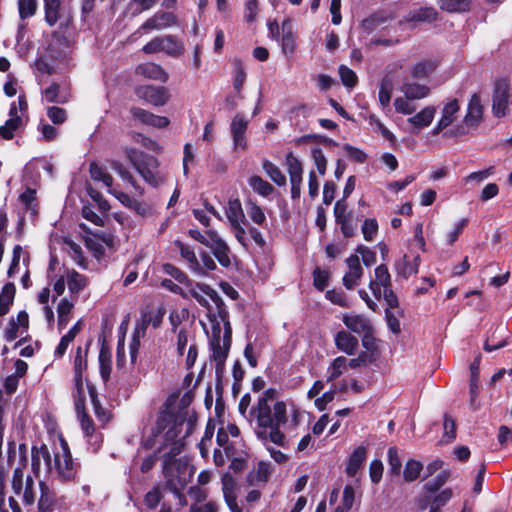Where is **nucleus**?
Segmentation results:
<instances>
[{"label":"nucleus","mask_w":512,"mask_h":512,"mask_svg":"<svg viewBox=\"0 0 512 512\" xmlns=\"http://www.w3.org/2000/svg\"><path fill=\"white\" fill-rule=\"evenodd\" d=\"M329 280V272L326 270H322L320 268H316L313 271V282L314 286L322 291L328 285Z\"/></svg>","instance_id":"nucleus-64"},{"label":"nucleus","mask_w":512,"mask_h":512,"mask_svg":"<svg viewBox=\"0 0 512 512\" xmlns=\"http://www.w3.org/2000/svg\"><path fill=\"white\" fill-rule=\"evenodd\" d=\"M366 458V449L362 446L356 448L351 456L349 457L347 466H346V473L350 477H354L357 472L359 471L362 463L364 462Z\"/></svg>","instance_id":"nucleus-34"},{"label":"nucleus","mask_w":512,"mask_h":512,"mask_svg":"<svg viewBox=\"0 0 512 512\" xmlns=\"http://www.w3.org/2000/svg\"><path fill=\"white\" fill-rule=\"evenodd\" d=\"M226 330L223 333L222 339L210 340L212 348V358L216 362V371L219 372L223 369L228 352L231 346L232 329L230 322H226Z\"/></svg>","instance_id":"nucleus-11"},{"label":"nucleus","mask_w":512,"mask_h":512,"mask_svg":"<svg viewBox=\"0 0 512 512\" xmlns=\"http://www.w3.org/2000/svg\"><path fill=\"white\" fill-rule=\"evenodd\" d=\"M189 293L201 306L207 309L208 313L215 309L219 317L222 320L225 319L226 306L216 290L206 284L190 283Z\"/></svg>","instance_id":"nucleus-6"},{"label":"nucleus","mask_w":512,"mask_h":512,"mask_svg":"<svg viewBox=\"0 0 512 512\" xmlns=\"http://www.w3.org/2000/svg\"><path fill=\"white\" fill-rule=\"evenodd\" d=\"M334 341L337 349L349 356L354 355L358 348L357 338L345 330L339 331L335 335Z\"/></svg>","instance_id":"nucleus-27"},{"label":"nucleus","mask_w":512,"mask_h":512,"mask_svg":"<svg viewBox=\"0 0 512 512\" xmlns=\"http://www.w3.org/2000/svg\"><path fill=\"white\" fill-rule=\"evenodd\" d=\"M157 0H132L129 3L128 9L132 16L139 15L143 11L151 9Z\"/></svg>","instance_id":"nucleus-55"},{"label":"nucleus","mask_w":512,"mask_h":512,"mask_svg":"<svg viewBox=\"0 0 512 512\" xmlns=\"http://www.w3.org/2000/svg\"><path fill=\"white\" fill-rule=\"evenodd\" d=\"M181 430L182 423H178L173 415L164 412L158 416L153 429L154 441L160 444L161 450L168 449L163 454L166 462L178 455L184 446L183 438L180 437Z\"/></svg>","instance_id":"nucleus-4"},{"label":"nucleus","mask_w":512,"mask_h":512,"mask_svg":"<svg viewBox=\"0 0 512 512\" xmlns=\"http://www.w3.org/2000/svg\"><path fill=\"white\" fill-rule=\"evenodd\" d=\"M375 279L369 284V287L376 298H380L382 290L391 287V276L388 268L381 264L375 268Z\"/></svg>","instance_id":"nucleus-20"},{"label":"nucleus","mask_w":512,"mask_h":512,"mask_svg":"<svg viewBox=\"0 0 512 512\" xmlns=\"http://www.w3.org/2000/svg\"><path fill=\"white\" fill-rule=\"evenodd\" d=\"M151 321H152V313L151 312L143 313L141 316L140 322L137 323V325H136V328L134 331V336H133V341L130 345V356H131V361L133 363L135 362L136 356H137V350H138V346H139V338L143 337L145 335L146 328L151 323Z\"/></svg>","instance_id":"nucleus-29"},{"label":"nucleus","mask_w":512,"mask_h":512,"mask_svg":"<svg viewBox=\"0 0 512 512\" xmlns=\"http://www.w3.org/2000/svg\"><path fill=\"white\" fill-rule=\"evenodd\" d=\"M137 75H141L145 78L156 80L162 83L168 81L169 75L159 64L148 62L140 64L135 70Z\"/></svg>","instance_id":"nucleus-21"},{"label":"nucleus","mask_w":512,"mask_h":512,"mask_svg":"<svg viewBox=\"0 0 512 512\" xmlns=\"http://www.w3.org/2000/svg\"><path fill=\"white\" fill-rule=\"evenodd\" d=\"M47 116L55 125L63 124L67 119L66 111L63 108L57 106L48 107Z\"/></svg>","instance_id":"nucleus-59"},{"label":"nucleus","mask_w":512,"mask_h":512,"mask_svg":"<svg viewBox=\"0 0 512 512\" xmlns=\"http://www.w3.org/2000/svg\"><path fill=\"white\" fill-rule=\"evenodd\" d=\"M247 214L250 219L257 225L265 227L267 224L266 216L263 209L253 201L246 203Z\"/></svg>","instance_id":"nucleus-44"},{"label":"nucleus","mask_w":512,"mask_h":512,"mask_svg":"<svg viewBox=\"0 0 512 512\" xmlns=\"http://www.w3.org/2000/svg\"><path fill=\"white\" fill-rule=\"evenodd\" d=\"M453 492L451 488H445L437 493L433 499L431 504V509H436L440 511V508L446 505L447 502L452 498Z\"/></svg>","instance_id":"nucleus-56"},{"label":"nucleus","mask_w":512,"mask_h":512,"mask_svg":"<svg viewBox=\"0 0 512 512\" xmlns=\"http://www.w3.org/2000/svg\"><path fill=\"white\" fill-rule=\"evenodd\" d=\"M87 350H83L81 347L77 348L75 359H74V384H75V409L80 411L83 407V394L84 393V378L83 373L87 367Z\"/></svg>","instance_id":"nucleus-9"},{"label":"nucleus","mask_w":512,"mask_h":512,"mask_svg":"<svg viewBox=\"0 0 512 512\" xmlns=\"http://www.w3.org/2000/svg\"><path fill=\"white\" fill-rule=\"evenodd\" d=\"M133 117L138 119L144 124L151 125L157 128H164L168 126L169 120L167 117L154 115L142 108L134 107L131 109Z\"/></svg>","instance_id":"nucleus-28"},{"label":"nucleus","mask_w":512,"mask_h":512,"mask_svg":"<svg viewBox=\"0 0 512 512\" xmlns=\"http://www.w3.org/2000/svg\"><path fill=\"white\" fill-rule=\"evenodd\" d=\"M460 113V103L456 98H449L444 102L443 107L440 111V118L437 121V124L432 130L433 135H438L439 133L445 131L447 128L451 127L455 121L458 119Z\"/></svg>","instance_id":"nucleus-10"},{"label":"nucleus","mask_w":512,"mask_h":512,"mask_svg":"<svg viewBox=\"0 0 512 512\" xmlns=\"http://www.w3.org/2000/svg\"><path fill=\"white\" fill-rule=\"evenodd\" d=\"M483 115V106L481 99L477 94H473L467 108V113L464 117V123L469 127H476Z\"/></svg>","instance_id":"nucleus-24"},{"label":"nucleus","mask_w":512,"mask_h":512,"mask_svg":"<svg viewBox=\"0 0 512 512\" xmlns=\"http://www.w3.org/2000/svg\"><path fill=\"white\" fill-rule=\"evenodd\" d=\"M22 125V118L17 115V107L15 103L11 104L9 111V119L0 126V137L5 140H11L14 137V133Z\"/></svg>","instance_id":"nucleus-23"},{"label":"nucleus","mask_w":512,"mask_h":512,"mask_svg":"<svg viewBox=\"0 0 512 512\" xmlns=\"http://www.w3.org/2000/svg\"><path fill=\"white\" fill-rule=\"evenodd\" d=\"M437 18V11L432 7H423L408 13V20L413 22H432Z\"/></svg>","instance_id":"nucleus-38"},{"label":"nucleus","mask_w":512,"mask_h":512,"mask_svg":"<svg viewBox=\"0 0 512 512\" xmlns=\"http://www.w3.org/2000/svg\"><path fill=\"white\" fill-rule=\"evenodd\" d=\"M177 24V17L172 12L158 11L140 27L143 30H163Z\"/></svg>","instance_id":"nucleus-16"},{"label":"nucleus","mask_w":512,"mask_h":512,"mask_svg":"<svg viewBox=\"0 0 512 512\" xmlns=\"http://www.w3.org/2000/svg\"><path fill=\"white\" fill-rule=\"evenodd\" d=\"M348 271L342 278L344 287L348 290L358 286L363 276V268L360 264V259L357 255H351L346 259Z\"/></svg>","instance_id":"nucleus-15"},{"label":"nucleus","mask_w":512,"mask_h":512,"mask_svg":"<svg viewBox=\"0 0 512 512\" xmlns=\"http://www.w3.org/2000/svg\"><path fill=\"white\" fill-rule=\"evenodd\" d=\"M248 182L251 188L261 196L267 197L274 191V187L260 176H251Z\"/></svg>","instance_id":"nucleus-42"},{"label":"nucleus","mask_w":512,"mask_h":512,"mask_svg":"<svg viewBox=\"0 0 512 512\" xmlns=\"http://www.w3.org/2000/svg\"><path fill=\"white\" fill-rule=\"evenodd\" d=\"M378 231V223L376 219L367 218L362 225L363 237L366 241H372Z\"/></svg>","instance_id":"nucleus-60"},{"label":"nucleus","mask_w":512,"mask_h":512,"mask_svg":"<svg viewBox=\"0 0 512 512\" xmlns=\"http://www.w3.org/2000/svg\"><path fill=\"white\" fill-rule=\"evenodd\" d=\"M222 492L225 503L231 512H242V507L237 502L239 486L230 473L222 476Z\"/></svg>","instance_id":"nucleus-12"},{"label":"nucleus","mask_w":512,"mask_h":512,"mask_svg":"<svg viewBox=\"0 0 512 512\" xmlns=\"http://www.w3.org/2000/svg\"><path fill=\"white\" fill-rule=\"evenodd\" d=\"M249 121L240 113H237L230 124V132L233 138L234 150H245L247 147L246 130Z\"/></svg>","instance_id":"nucleus-13"},{"label":"nucleus","mask_w":512,"mask_h":512,"mask_svg":"<svg viewBox=\"0 0 512 512\" xmlns=\"http://www.w3.org/2000/svg\"><path fill=\"white\" fill-rule=\"evenodd\" d=\"M111 351L108 346L102 344L99 351V365H100V374L104 381H107L110 377L111 369H112V360H111Z\"/></svg>","instance_id":"nucleus-37"},{"label":"nucleus","mask_w":512,"mask_h":512,"mask_svg":"<svg viewBox=\"0 0 512 512\" xmlns=\"http://www.w3.org/2000/svg\"><path fill=\"white\" fill-rule=\"evenodd\" d=\"M66 278L68 289L72 294L80 292L87 285L86 277L75 270L69 271Z\"/></svg>","instance_id":"nucleus-41"},{"label":"nucleus","mask_w":512,"mask_h":512,"mask_svg":"<svg viewBox=\"0 0 512 512\" xmlns=\"http://www.w3.org/2000/svg\"><path fill=\"white\" fill-rule=\"evenodd\" d=\"M276 390L267 389L250 409L249 423L256 436L263 442L270 441L276 445H285V435L280 430L295 429L303 416L293 403L274 401Z\"/></svg>","instance_id":"nucleus-1"},{"label":"nucleus","mask_w":512,"mask_h":512,"mask_svg":"<svg viewBox=\"0 0 512 512\" xmlns=\"http://www.w3.org/2000/svg\"><path fill=\"white\" fill-rule=\"evenodd\" d=\"M437 67L438 62L436 60L423 59L410 67L409 75L414 80H424L430 77Z\"/></svg>","instance_id":"nucleus-22"},{"label":"nucleus","mask_w":512,"mask_h":512,"mask_svg":"<svg viewBox=\"0 0 512 512\" xmlns=\"http://www.w3.org/2000/svg\"><path fill=\"white\" fill-rule=\"evenodd\" d=\"M89 171L94 181H101L108 188V192H112L113 179L108 173L96 163H91Z\"/></svg>","instance_id":"nucleus-46"},{"label":"nucleus","mask_w":512,"mask_h":512,"mask_svg":"<svg viewBox=\"0 0 512 512\" xmlns=\"http://www.w3.org/2000/svg\"><path fill=\"white\" fill-rule=\"evenodd\" d=\"M59 8L60 0H45V20L50 26L57 22Z\"/></svg>","instance_id":"nucleus-50"},{"label":"nucleus","mask_w":512,"mask_h":512,"mask_svg":"<svg viewBox=\"0 0 512 512\" xmlns=\"http://www.w3.org/2000/svg\"><path fill=\"white\" fill-rule=\"evenodd\" d=\"M208 236L212 240L209 248L223 267L231 265L230 248L215 230H208Z\"/></svg>","instance_id":"nucleus-14"},{"label":"nucleus","mask_w":512,"mask_h":512,"mask_svg":"<svg viewBox=\"0 0 512 512\" xmlns=\"http://www.w3.org/2000/svg\"><path fill=\"white\" fill-rule=\"evenodd\" d=\"M413 101L414 100L404 95L396 97L393 103L395 111L403 115H412L416 111V106L413 104Z\"/></svg>","instance_id":"nucleus-47"},{"label":"nucleus","mask_w":512,"mask_h":512,"mask_svg":"<svg viewBox=\"0 0 512 512\" xmlns=\"http://www.w3.org/2000/svg\"><path fill=\"white\" fill-rule=\"evenodd\" d=\"M262 167L266 174L276 185L284 186L286 184V176L275 164L269 160H265L262 163Z\"/></svg>","instance_id":"nucleus-43"},{"label":"nucleus","mask_w":512,"mask_h":512,"mask_svg":"<svg viewBox=\"0 0 512 512\" xmlns=\"http://www.w3.org/2000/svg\"><path fill=\"white\" fill-rule=\"evenodd\" d=\"M348 368V359L346 357L339 356L335 358L327 368V381L331 382L339 378Z\"/></svg>","instance_id":"nucleus-36"},{"label":"nucleus","mask_w":512,"mask_h":512,"mask_svg":"<svg viewBox=\"0 0 512 512\" xmlns=\"http://www.w3.org/2000/svg\"><path fill=\"white\" fill-rule=\"evenodd\" d=\"M436 114V108L434 106H425L419 112L407 119V122L411 124L415 129L422 130L433 122Z\"/></svg>","instance_id":"nucleus-26"},{"label":"nucleus","mask_w":512,"mask_h":512,"mask_svg":"<svg viewBox=\"0 0 512 512\" xmlns=\"http://www.w3.org/2000/svg\"><path fill=\"white\" fill-rule=\"evenodd\" d=\"M439 5L448 12H464L470 8L468 0H439Z\"/></svg>","instance_id":"nucleus-48"},{"label":"nucleus","mask_w":512,"mask_h":512,"mask_svg":"<svg viewBox=\"0 0 512 512\" xmlns=\"http://www.w3.org/2000/svg\"><path fill=\"white\" fill-rule=\"evenodd\" d=\"M209 321L211 323V340L222 339L223 333L226 330V322H229L228 310L226 309L225 319L222 320L218 312L214 309L208 313Z\"/></svg>","instance_id":"nucleus-31"},{"label":"nucleus","mask_w":512,"mask_h":512,"mask_svg":"<svg viewBox=\"0 0 512 512\" xmlns=\"http://www.w3.org/2000/svg\"><path fill=\"white\" fill-rule=\"evenodd\" d=\"M36 9V0H18V11L22 20L32 17L35 14Z\"/></svg>","instance_id":"nucleus-54"},{"label":"nucleus","mask_w":512,"mask_h":512,"mask_svg":"<svg viewBox=\"0 0 512 512\" xmlns=\"http://www.w3.org/2000/svg\"><path fill=\"white\" fill-rule=\"evenodd\" d=\"M225 214L230 224L237 222H246L241 202L237 198L230 199L228 201Z\"/></svg>","instance_id":"nucleus-35"},{"label":"nucleus","mask_w":512,"mask_h":512,"mask_svg":"<svg viewBox=\"0 0 512 512\" xmlns=\"http://www.w3.org/2000/svg\"><path fill=\"white\" fill-rule=\"evenodd\" d=\"M339 75L342 83L347 87H354L357 83V76L353 70L347 66L341 65L339 68Z\"/></svg>","instance_id":"nucleus-63"},{"label":"nucleus","mask_w":512,"mask_h":512,"mask_svg":"<svg viewBox=\"0 0 512 512\" xmlns=\"http://www.w3.org/2000/svg\"><path fill=\"white\" fill-rule=\"evenodd\" d=\"M423 469V465L421 462L416 461L414 459L409 460L404 468L403 476L406 482H412L415 481L419 475L420 472Z\"/></svg>","instance_id":"nucleus-49"},{"label":"nucleus","mask_w":512,"mask_h":512,"mask_svg":"<svg viewBox=\"0 0 512 512\" xmlns=\"http://www.w3.org/2000/svg\"><path fill=\"white\" fill-rule=\"evenodd\" d=\"M450 473L448 471H442L434 479L428 481L424 485V490L427 493L437 492L448 480Z\"/></svg>","instance_id":"nucleus-52"},{"label":"nucleus","mask_w":512,"mask_h":512,"mask_svg":"<svg viewBox=\"0 0 512 512\" xmlns=\"http://www.w3.org/2000/svg\"><path fill=\"white\" fill-rule=\"evenodd\" d=\"M137 95L155 106L166 104L169 98L165 87H140L137 89Z\"/></svg>","instance_id":"nucleus-18"},{"label":"nucleus","mask_w":512,"mask_h":512,"mask_svg":"<svg viewBox=\"0 0 512 512\" xmlns=\"http://www.w3.org/2000/svg\"><path fill=\"white\" fill-rule=\"evenodd\" d=\"M74 307V304L70 302L68 299L63 298L60 300L57 313H58V325L59 328H64L69 322V315Z\"/></svg>","instance_id":"nucleus-45"},{"label":"nucleus","mask_w":512,"mask_h":512,"mask_svg":"<svg viewBox=\"0 0 512 512\" xmlns=\"http://www.w3.org/2000/svg\"><path fill=\"white\" fill-rule=\"evenodd\" d=\"M174 245L179 250L181 257L188 264V267L191 270V272L196 276H205V271L203 270V268H201L200 262L197 259L195 251L191 247H189L188 245L184 244L179 240H176L174 242Z\"/></svg>","instance_id":"nucleus-19"},{"label":"nucleus","mask_w":512,"mask_h":512,"mask_svg":"<svg viewBox=\"0 0 512 512\" xmlns=\"http://www.w3.org/2000/svg\"><path fill=\"white\" fill-rule=\"evenodd\" d=\"M184 50V43L174 35L154 37L142 48V51L145 54H155L163 52L167 56L172 58L181 57L184 53Z\"/></svg>","instance_id":"nucleus-7"},{"label":"nucleus","mask_w":512,"mask_h":512,"mask_svg":"<svg viewBox=\"0 0 512 512\" xmlns=\"http://www.w3.org/2000/svg\"><path fill=\"white\" fill-rule=\"evenodd\" d=\"M369 124L373 127L375 132L381 134L388 141H395L394 134L375 115L369 116Z\"/></svg>","instance_id":"nucleus-53"},{"label":"nucleus","mask_w":512,"mask_h":512,"mask_svg":"<svg viewBox=\"0 0 512 512\" xmlns=\"http://www.w3.org/2000/svg\"><path fill=\"white\" fill-rule=\"evenodd\" d=\"M126 155L147 183L156 187L163 181L164 177L163 174L158 171L159 163L155 157L134 148L127 149Z\"/></svg>","instance_id":"nucleus-5"},{"label":"nucleus","mask_w":512,"mask_h":512,"mask_svg":"<svg viewBox=\"0 0 512 512\" xmlns=\"http://www.w3.org/2000/svg\"><path fill=\"white\" fill-rule=\"evenodd\" d=\"M43 460L50 472L55 470L59 480L70 481L74 479L77 473V466L74 463L68 444L61 439L60 450L54 454V463L52 464L51 454L48 447L42 444L40 447L32 448V468L36 472L39 469L40 461Z\"/></svg>","instance_id":"nucleus-3"},{"label":"nucleus","mask_w":512,"mask_h":512,"mask_svg":"<svg viewBox=\"0 0 512 512\" xmlns=\"http://www.w3.org/2000/svg\"><path fill=\"white\" fill-rule=\"evenodd\" d=\"M281 46L284 54H293L296 48L295 37L292 31L290 19H285L281 24Z\"/></svg>","instance_id":"nucleus-30"},{"label":"nucleus","mask_w":512,"mask_h":512,"mask_svg":"<svg viewBox=\"0 0 512 512\" xmlns=\"http://www.w3.org/2000/svg\"><path fill=\"white\" fill-rule=\"evenodd\" d=\"M21 203L25 206L26 210L35 216L37 214L36 204V191L33 189H26L19 197Z\"/></svg>","instance_id":"nucleus-51"},{"label":"nucleus","mask_w":512,"mask_h":512,"mask_svg":"<svg viewBox=\"0 0 512 512\" xmlns=\"http://www.w3.org/2000/svg\"><path fill=\"white\" fill-rule=\"evenodd\" d=\"M163 271L170 275L171 277H173L175 280H177L179 283H188L190 285V283H192L191 281H189L187 275L181 271L179 268L175 267L174 265L172 264H164L163 265Z\"/></svg>","instance_id":"nucleus-62"},{"label":"nucleus","mask_w":512,"mask_h":512,"mask_svg":"<svg viewBox=\"0 0 512 512\" xmlns=\"http://www.w3.org/2000/svg\"><path fill=\"white\" fill-rule=\"evenodd\" d=\"M393 82L390 78L385 77L379 84L378 101L383 111L390 110V102L392 98Z\"/></svg>","instance_id":"nucleus-33"},{"label":"nucleus","mask_w":512,"mask_h":512,"mask_svg":"<svg viewBox=\"0 0 512 512\" xmlns=\"http://www.w3.org/2000/svg\"><path fill=\"white\" fill-rule=\"evenodd\" d=\"M285 164L287 166L290 181L302 180L303 167L299 159L294 156L293 153H288L286 155Z\"/></svg>","instance_id":"nucleus-40"},{"label":"nucleus","mask_w":512,"mask_h":512,"mask_svg":"<svg viewBox=\"0 0 512 512\" xmlns=\"http://www.w3.org/2000/svg\"><path fill=\"white\" fill-rule=\"evenodd\" d=\"M342 321L350 331L362 337V344L366 349L370 350L372 348L374 343L373 328L367 317L357 314H346L343 316Z\"/></svg>","instance_id":"nucleus-8"},{"label":"nucleus","mask_w":512,"mask_h":512,"mask_svg":"<svg viewBox=\"0 0 512 512\" xmlns=\"http://www.w3.org/2000/svg\"><path fill=\"white\" fill-rule=\"evenodd\" d=\"M400 91L404 96L414 101L425 99L431 93L429 86L421 84L417 81H411L408 78L402 82Z\"/></svg>","instance_id":"nucleus-17"},{"label":"nucleus","mask_w":512,"mask_h":512,"mask_svg":"<svg viewBox=\"0 0 512 512\" xmlns=\"http://www.w3.org/2000/svg\"><path fill=\"white\" fill-rule=\"evenodd\" d=\"M388 455V465L390 472L392 474L398 475L401 471L402 462L398 456V451L396 447H390L387 452Z\"/></svg>","instance_id":"nucleus-57"},{"label":"nucleus","mask_w":512,"mask_h":512,"mask_svg":"<svg viewBox=\"0 0 512 512\" xmlns=\"http://www.w3.org/2000/svg\"><path fill=\"white\" fill-rule=\"evenodd\" d=\"M11 486L17 496L22 497L25 506L33 507L39 492L37 503L38 512H52L56 502V494L54 490L44 481L35 483L32 476L24 475V471L20 467L13 470Z\"/></svg>","instance_id":"nucleus-2"},{"label":"nucleus","mask_w":512,"mask_h":512,"mask_svg":"<svg viewBox=\"0 0 512 512\" xmlns=\"http://www.w3.org/2000/svg\"><path fill=\"white\" fill-rule=\"evenodd\" d=\"M15 286L13 283H6L0 294V316L5 315L13 303Z\"/></svg>","instance_id":"nucleus-39"},{"label":"nucleus","mask_w":512,"mask_h":512,"mask_svg":"<svg viewBox=\"0 0 512 512\" xmlns=\"http://www.w3.org/2000/svg\"><path fill=\"white\" fill-rule=\"evenodd\" d=\"M372 361H373L372 354L363 351V352L359 353V355L357 357L348 359V367L351 369H358V368L366 367Z\"/></svg>","instance_id":"nucleus-58"},{"label":"nucleus","mask_w":512,"mask_h":512,"mask_svg":"<svg viewBox=\"0 0 512 512\" xmlns=\"http://www.w3.org/2000/svg\"><path fill=\"white\" fill-rule=\"evenodd\" d=\"M42 97L46 102L64 104L68 102L70 93L66 87L54 82L43 90Z\"/></svg>","instance_id":"nucleus-25"},{"label":"nucleus","mask_w":512,"mask_h":512,"mask_svg":"<svg viewBox=\"0 0 512 512\" xmlns=\"http://www.w3.org/2000/svg\"><path fill=\"white\" fill-rule=\"evenodd\" d=\"M312 158L319 174L324 175L326 173L327 160L322 149L318 147L313 148Z\"/></svg>","instance_id":"nucleus-61"},{"label":"nucleus","mask_w":512,"mask_h":512,"mask_svg":"<svg viewBox=\"0 0 512 512\" xmlns=\"http://www.w3.org/2000/svg\"><path fill=\"white\" fill-rule=\"evenodd\" d=\"M420 263L419 255L413 259H409L408 256H404L402 260L396 263V271L399 276L409 278L411 275L416 274Z\"/></svg>","instance_id":"nucleus-32"}]
</instances>
